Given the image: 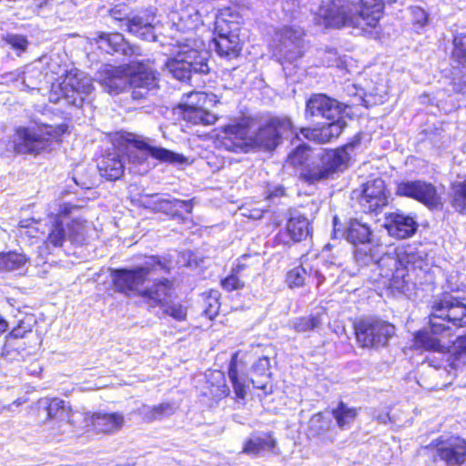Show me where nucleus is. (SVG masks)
<instances>
[{
    "label": "nucleus",
    "instance_id": "f257e3e1",
    "mask_svg": "<svg viewBox=\"0 0 466 466\" xmlns=\"http://www.w3.org/2000/svg\"><path fill=\"white\" fill-rule=\"evenodd\" d=\"M344 237L356 247L354 258L361 267L370 263L377 264L380 268L389 267L390 268L385 272L386 276L396 268L399 261L395 257L390 254L380 257V247L372 245V231L368 224L358 219H350L344 231Z\"/></svg>",
    "mask_w": 466,
    "mask_h": 466
},
{
    "label": "nucleus",
    "instance_id": "f03ea898",
    "mask_svg": "<svg viewBox=\"0 0 466 466\" xmlns=\"http://www.w3.org/2000/svg\"><path fill=\"white\" fill-rule=\"evenodd\" d=\"M58 206L59 209L48 228L47 243L54 247H61L66 240L76 244L82 243L86 233V220L70 219L67 217L77 207L70 203H62Z\"/></svg>",
    "mask_w": 466,
    "mask_h": 466
},
{
    "label": "nucleus",
    "instance_id": "7ed1b4c3",
    "mask_svg": "<svg viewBox=\"0 0 466 466\" xmlns=\"http://www.w3.org/2000/svg\"><path fill=\"white\" fill-rule=\"evenodd\" d=\"M432 329L451 335L466 327V305L449 293L437 297L431 305Z\"/></svg>",
    "mask_w": 466,
    "mask_h": 466
},
{
    "label": "nucleus",
    "instance_id": "20e7f679",
    "mask_svg": "<svg viewBox=\"0 0 466 466\" xmlns=\"http://www.w3.org/2000/svg\"><path fill=\"white\" fill-rule=\"evenodd\" d=\"M169 268L166 263L156 258L147 261L142 267L133 269H115L112 272V280L116 291L127 295H138L146 280L158 273H167Z\"/></svg>",
    "mask_w": 466,
    "mask_h": 466
},
{
    "label": "nucleus",
    "instance_id": "39448f33",
    "mask_svg": "<svg viewBox=\"0 0 466 466\" xmlns=\"http://www.w3.org/2000/svg\"><path fill=\"white\" fill-rule=\"evenodd\" d=\"M66 130V126H45L37 128L19 127L14 139V150L17 154H39Z\"/></svg>",
    "mask_w": 466,
    "mask_h": 466
},
{
    "label": "nucleus",
    "instance_id": "423d86ee",
    "mask_svg": "<svg viewBox=\"0 0 466 466\" xmlns=\"http://www.w3.org/2000/svg\"><path fill=\"white\" fill-rule=\"evenodd\" d=\"M356 13L358 6L349 0H330L321 4L315 15V22L326 28L350 26L360 30Z\"/></svg>",
    "mask_w": 466,
    "mask_h": 466
},
{
    "label": "nucleus",
    "instance_id": "0eeeda50",
    "mask_svg": "<svg viewBox=\"0 0 466 466\" xmlns=\"http://www.w3.org/2000/svg\"><path fill=\"white\" fill-rule=\"evenodd\" d=\"M356 340L362 348H380L388 344L395 334V326L389 321L365 318L354 323Z\"/></svg>",
    "mask_w": 466,
    "mask_h": 466
},
{
    "label": "nucleus",
    "instance_id": "6e6552de",
    "mask_svg": "<svg viewBox=\"0 0 466 466\" xmlns=\"http://www.w3.org/2000/svg\"><path fill=\"white\" fill-rule=\"evenodd\" d=\"M207 52L184 46L177 54L166 62L167 71L178 80L189 79L192 73L206 74L209 68Z\"/></svg>",
    "mask_w": 466,
    "mask_h": 466
},
{
    "label": "nucleus",
    "instance_id": "1a4fd4ad",
    "mask_svg": "<svg viewBox=\"0 0 466 466\" xmlns=\"http://www.w3.org/2000/svg\"><path fill=\"white\" fill-rule=\"evenodd\" d=\"M39 404L46 411V420L53 422L56 434L70 433L74 429H79L83 413L74 412L71 406L58 398H44Z\"/></svg>",
    "mask_w": 466,
    "mask_h": 466
},
{
    "label": "nucleus",
    "instance_id": "9d476101",
    "mask_svg": "<svg viewBox=\"0 0 466 466\" xmlns=\"http://www.w3.org/2000/svg\"><path fill=\"white\" fill-rule=\"evenodd\" d=\"M128 86L133 100L147 98L158 87L156 71L148 65L132 62L129 65Z\"/></svg>",
    "mask_w": 466,
    "mask_h": 466
},
{
    "label": "nucleus",
    "instance_id": "9b49d317",
    "mask_svg": "<svg viewBox=\"0 0 466 466\" xmlns=\"http://www.w3.org/2000/svg\"><path fill=\"white\" fill-rule=\"evenodd\" d=\"M304 30L300 26H284L276 34V56L281 63H293L301 57L304 48Z\"/></svg>",
    "mask_w": 466,
    "mask_h": 466
},
{
    "label": "nucleus",
    "instance_id": "f8f14e48",
    "mask_svg": "<svg viewBox=\"0 0 466 466\" xmlns=\"http://www.w3.org/2000/svg\"><path fill=\"white\" fill-rule=\"evenodd\" d=\"M63 98L70 105L81 106L85 97L94 89L91 78L78 69H71L59 84Z\"/></svg>",
    "mask_w": 466,
    "mask_h": 466
},
{
    "label": "nucleus",
    "instance_id": "ddd939ff",
    "mask_svg": "<svg viewBox=\"0 0 466 466\" xmlns=\"http://www.w3.org/2000/svg\"><path fill=\"white\" fill-rule=\"evenodd\" d=\"M293 133V125L289 117H274L258 130L252 137V146L272 150L283 137Z\"/></svg>",
    "mask_w": 466,
    "mask_h": 466
},
{
    "label": "nucleus",
    "instance_id": "4468645a",
    "mask_svg": "<svg viewBox=\"0 0 466 466\" xmlns=\"http://www.w3.org/2000/svg\"><path fill=\"white\" fill-rule=\"evenodd\" d=\"M218 147L230 152H247L252 147L246 121L228 125L218 137Z\"/></svg>",
    "mask_w": 466,
    "mask_h": 466
},
{
    "label": "nucleus",
    "instance_id": "2eb2a0df",
    "mask_svg": "<svg viewBox=\"0 0 466 466\" xmlns=\"http://www.w3.org/2000/svg\"><path fill=\"white\" fill-rule=\"evenodd\" d=\"M150 155L156 159L167 163H182L184 157L163 147L150 146L143 139H134L128 148L127 157L133 164H142Z\"/></svg>",
    "mask_w": 466,
    "mask_h": 466
},
{
    "label": "nucleus",
    "instance_id": "dca6fc26",
    "mask_svg": "<svg viewBox=\"0 0 466 466\" xmlns=\"http://www.w3.org/2000/svg\"><path fill=\"white\" fill-rule=\"evenodd\" d=\"M396 192L399 196L412 198L431 208H438L441 204L435 187L425 181L400 182L398 184Z\"/></svg>",
    "mask_w": 466,
    "mask_h": 466
},
{
    "label": "nucleus",
    "instance_id": "f3484780",
    "mask_svg": "<svg viewBox=\"0 0 466 466\" xmlns=\"http://www.w3.org/2000/svg\"><path fill=\"white\" fill-rule=\"evenodd\" d=\"M436 448V456L447 466H458L466 460V441L458 437L448 440H437L432 442Z\"/></svg>",
    "mask_w": 466,
    "mask_h": 466
},
{
    "label": "nucleus",
    "instance_id": "a211bd4d",
    "mask_svg": "<svg viewBox=\"0 0 466 466\" xmlns=\"http://www.w3.org/2000/svg\"><path fill=\"white\" fill-rule=\"evenodd\" d=\"M155 21V11L147 9L140 11L127 18V22L125 23V27L127 32L143 40L156 41Z\"/></svg>",
    "mask_w": 466,
    "mask_h": 466
},
{
    "label": "nucleus",
    "instance_id": "6ab92c4d",
    "mask_svg": "<svg viewBox=\"0 0 466 466\" xmlns=\"http://www.w3.org/2000/svg\"><path fill=\"white\" fill-rule=\"evenodd\" d=\"M396 0H360V6L356 13L360 31L369 32L375 28L381 18L386 4L394 3Z\"/></svg>",
    "mask_w": 466,
    "mask_h": 466
},
{
    "label": "nucleus",
    "instance_id": "aec40b11",
    "mask_svg": "<svg viewBox=\"0 0 466 466\" xmlns=\"http://www.w3.org/2000/svg\"><path fill=\"white\" fill-rule=\"evenodd\" d=\"M388 198L385 182L376 178L364 185L360 202L365 212H376L388 205Z\"/></svg>",
    "mask_w": 466,
    "mask_h": 466
},
{
    "label": "nucleus",
    "instance_id": "412c9836",
    "mask_svg": "<svg viewBox=\"0 0 466 466\" xmlns=\"http://www.w3.org/2000/svg\"><path fill=\"white\" fill-rule=\"evenodd\" d=\"M79 429L93 426L94 429L102 433H114L122 429L125 420L121 413H94L89 415L83 413Z\"/></svg>",
    "mask_w": 466,
    "mask_h": 466
},
{
    "label": "nucleus",
    "instance_id": "4be33fe9",
    "mask_svg": "<svg viewBox=\"0 0 466 466\" xmlns=\"http://www.w3.org/2000/svg\"><path fill=\"white\" fill-rule=\"evenodd\" d=\"M343 106L337 100L319 94L311 96L306 106V113L311 116H320L329 120L335 119L341 115Z\"/></svg>",
    "mask_w": 466,
    "mask_h": 466
},
{
    "label": "nucleus",
    "instance_id": "5701e85b",
    "mask_svg": "<svg viewBox=\"0 0 466 466\" xmlns=\"http://www.w3.org/2000/svg\"><path fill=\"white\" fill-rule=\"evenodd\" d=\"M385 227L390 236L404 239L414 235L418 224L411 216L392 212L387 215Z\"/></svg>",
    "mask_w": 466,
    "mask_h": 466
},
{
    "label": "nucleus",
    "instance_id": "b1692460",
    "mask_svg": "<svg viewBox=\"0 0 466 466\" xmlns=\"http://www.w3.org/2000/svg\"><path fill=\"white\" fill-rule=\"evenodd\" d=\"M97 36L94 40L99 45L100 48H105L106 52H122L125 56H140L139 46H130L124 36L119 33L106 34L96 33Z\"/></svg>",
    "mask_w": 466,
    "mask_h": 466
},
{
    "label": "nucleus",
    "instance_id": "393cba45",
    "mask_svg": "<svg viewBox=\"0 0 466 466\" xmlns=\"http://www.w3.org/2000/svg\"><path fill=\"white\" fill-rule=\"evenodd\" d=\"M173 282L167 279H162L155 282L151 287L145 288L140 291L143 298L151 307H164L171 297Z\"/></svg>",
    "mask_w": 466,
    "mask_h": 466
},
{
    "label": "nucleus",
    "instance_id": "a878e982",
    "mask_svg": "<svg viewBox=\"0 0 466 466\" xmlns=\"http://www.w3.org/2000/svg\"><path fill=\"white\" fill-rule=\"evenodd\" d=\"M358 144L359 141H356L335 150H327L320 156L321 162L331 175L337 171H342L348 167L350 158L348 150L353 149Z\"/></svg>",
    "mask_w": 466,
    "mask_h": 466
},
{
    "label": "nucleus",
    "instance_id": "bb28decb",
    "mask_svg": "<svg viewBox=\"0 0 466 466\" xmlns=\"http://www.w3.org/2000/svg\"><path fill=\"white\" fill-rule=\"evenodd\" d=\"M129 65L107 68L101 85L110 94L122 92L128 85Z\"/></svg>",
    "mask_w": 466,
    "mask_h": 466
},
{
    "label": "nucleus",
    "instance_id": "cd10ccee",
    "mask_svg": "<svg viewBox=\"0 0 466 466\" xmlns=\"http://www.w3.org/2000/svg\"><path fill=\"white\" fill-rule=\"evenodd\" d=\"M145 205L155 211L173 216L177 215L179 210H185L187 213H191L193 208L189 201L179 200L177 198H165L157 194L149 196V198L145 200Z\"/></svg>",
    "mask_w": 466,
    "mask_h": 466
},
{
    "label": "nucleus",
    "instance_id": "c85d7f7f",
    "mask_svg": "<svg viewBox=\"0 0 466 466\" xmlns=\"http://www.w3.org/2000/svg\"><path fill=\"white\" fill-rule=\"evenodd\" d=\"M344 266V261L340 257H336L332 260H327L321 266L310 267L309 277H313L319 286L325 281L336 283L339 274Z\"/></svg>",
    "mask_w": 466,
    "mask_h": 466
},
{
    "label": "nucleus",
    "instance_id": "c756f323",
    "mask_svg": "<svg viewBox=\"0 0 466 466\" xmlns=\"http://www.w3.org/2000/svg\"><path fill=\"white\" fill-rule=\"evenodd\" d=\"M429 319V327L415 335V343L427 350L441 351L444 349V346L441 345V339L451 336V334L448 332H435L432 329L431 314Z\"/></svg>",
    "mask_w": 466,
    "mask_h": 466
},
{
    "label": "nucleus",
    "instance_id": "7c9ffc66",
    "mask_svg": "<svg viewBox=\"0 0 466 466\" xmlns=\"http://www.w3.org/2000/svg\"><path fill=\"white\" fill-rule=\"evenodd\" d=\"M100 175L109 180H116L124 173V163L117 153H109L98 162Z\"/></svg>",
    "mask_w": 466,
    "mask_h": 466
},
{
    "label": "nucleus",
    "instance_id": "2f4dec72",
    "mask_svg": "<svg viewBox=\"0 0 466 466\" xmlns=\"http://www.w3.org/2000/svg\"><path fill=\"white\" fill-rule=\"evenodd\" d=\"M217 53L228 60L238 56L240 52L239 38L236 35H222L219 34L214 39Z\"/></svg>",
    "mask_w": 466,
    "mask_h": 466
},
{
    "label": "nucleus",
    "instance_id": "473e14b6",
    "mask_svg": "<svg viewBox=\"0 0 466 466\" xmlns=\"http://www.w3.org/2000/svg\"><path fill=\"white\" fill-rule=\"evenodd\" d=\"M287 230L295 242H299L310 234L309 219L300 214H293L287 223Z\"/></svg>",
    "mask_w": 466,
    "mask_h": 466
},
{
    "label": "nucleus",
    "instance_id": "72a5a7b5",
    "mask_svg": "<svg viewBox=\"0 0 466 466\" xmlns=\"http://www.w3.org/2000/svg\"><path fill=\"white\" fill-rule=\"evenodd\" d=\"M183 119L194 125L209 126L217 121L215 114L203 106L198 108H183Z\"/></svg>",
    "mask_w": 466,
    "mask_h": 466
},
{
    "label": "nucleus",
    "instance_id": "f704fd0d",
    "mask_svg": "<svg viewBox=\"0 0 466 466\" xmlns=\"http://www.w3.org/2000/svg\"><path fill=\"white\" fill-rule=\"evenodd\" d=\"M330 424V420L325 418L323 414H314L309 420V433L313 437L319 438L321 441L332 442L333 439L327 436Z\"/></svg>",
    "mask_w": 466,
    "mask_h": 466
},
{
    "label": "nucleus",
    "instance_id": "c9c22d12",
    "mask_svg": "<svg viewBox=\"0 0 466 466\" xmlns=\"http://www.w3.org/2000/svg\"><path fill=\"white\" fill-rule=\"evenodd\" d=\"M25 351L24 342L9 334L2 347L0 356L6 361L19 360L24 358Z\"/></svg>",
    "mask_w": 466,
    "mask_h": 466
},
{
    "label": "nucleus",
    "instance_id": "e433bc0d",
    "mask_svg": "<svg viewBox=\"0 0 466 466\" xmlns=\"http://www.w3.org/2000/svg\"><path fill=\"white\" fill-rule=\"evenodd\" d=\"M330 175L331 174L327 169L326 166L323 165L319 157V161L313 162L310 166L305 167L299 177L305 182L314 184L329 178Z\"/></svg>",
    "mask_w": 466,
    "mask_h": 466
},
{
    "label": "nucleus",
    "instance_id": "4c0bfd02",
    "mask_svg": "<svg viewBox=\"0 0 466 466\" xmlns=\"http://www.w3.org/2000/svg\"><path fill=\"white\" fill-rule=\"evenodd\" d=\"M331 414L340 430H345L356 419L358 410L349 407L346 403L340 401L338 406L331 410Z\"/></svg>",
    "mask_w": 466,
    "mask_h": 466
},
{
    "label": "nucleus",
    "instance_id": "58836bf2",
    "mask_svg": "<svg viewBox=\"0 0 466 466\" xmlns=\"http://www.w3.org/2000/svg\"><path fill=\"white\" fill-rule=\"evenodd\" d=\"M254 375L260 379L251 378V382L258 389H265L270 377V361L268 357L259 358L252 367Z\"/></svg>",
    "mask_w": 466,
    "mask_h": 466
},
{
    "label": "nucleus",
    "instance_id": "ea45409f",
    "mask_svg": "<svg viewBox=\"0 0 466 466\" xmlns=\"http://www.w3.org/2000/svg\"><path fill=\"white\" fill-rule=\"evenodd\" d=\"M275 444V440L271 436L254 437L246 442L243 452L256 456L262 451H272Z\"/></svg>",
    "mask_w": 466,
    "mask_h": 466
},
{
    "label": "nucleus",
    "instance_id": "a19ab883",
    "mask_svg": "<svg viewBox=\"0 0 466 466\" xmlns=\"http://www.w3.org/2000/svg\"><path fill=\"white\" fill-rule=\"evenodd\" d=\"M228 378L233 385L236 396L238 399H245L247 391L245 380L239 376L238 353L233 354L228 368Z\"/></svg>",
    "mask_w": 466,
    "mask_h": 466
},
{
    "label": "nucleus",
    "instance_id": "79ce46f5",
    "mask_svg": "<svg viewBox=\"0 0 466 466\" xmlns=\"http://www.w3.org/2000/svg\"><path fill=\"white\" fill-rule=\"evenodd\" d=\"M248 266L244 262L238 261L235 268H232L231 274L221 281V285L227 291L241 289L245 286L242 278V272Z\"/></svg>",
    "mask_w": 466,
    "mask_h": 466
},
{
    "label": "nucleus",
    "instance_id": "37998d69",
    "mask_svg": "<svg viewBox=\"0 0 466 466\" xmlns=\"http://www.w3.org/2000/svg\"><path fill=\"white\" fill-rule=\"evenodd\" d=\"M28 259L24 254L8 252L0 254V270L14 271L25 266Z\"/></svg>",
    "mask_w": 466,
    "mask_h": 466
},
{
    "label": "nucleus",
    "instance_id": "c03bdc74",
    "mask_svg": "<svg viewBox=\"0 0 466 466\" xmlns=\"http://www.w3.org/2000/svg\"><path fill=\"white\" fill-rule=\"evenodd\" d=\"M322 316L319 313L294 319L290 325L299 333L308 332L319 327Z\"/></svg>",
    "mask_w": 466,
    "mask_h": 466
},
{
    "label": "nucleus",
    "instance_id": "a18cd8bd",
    "mask_svg": "<svg viewBox=\"0 0 466 466\" xmlns=\"http://www.w3.org/2000/svg\"><path fill=\"white\" fill-rule=\"evenodd\" d=\"M202 24L199 13L193 7L187 6L179 16L178 26L183 30H193Z\"/></svg>",
    "mask_w": 466,
    "mask_h": 466
},
{
    "label": "nucleus",
    "instance_id": "49530a36",
    "mask_svg": "<svg viewBox=\"0 0 466 466\" xmlns=\"http://www.w3.org/2000/svg\"><path fill=\"white\" fill-rule=\"evenodd\" d=\"M175 410L171 403H161L151 408H144L143 414L147 420L152 421L173 414Z\"/></svg>",
    "mask_w": 466,
    "mask_h": 466
},
{
    "label": "nucleus",
    "instance_id": "de8ad7c7",
    "mask_svg": "<svg viewBox=\"0 0 466 466\" xmlns=\"http://www.w3.org/2000/svg\"><path fill=\"white\" fill-rule=\"evenodd\" d=\"M300 133L306 138L314 140L320 144L329 142L332 139L330 130L329 128L328 124L323 125L319 128H314V129L304 128V129H301Z\"/></svg>",
    "mask_w": 466,
    "mask_h": 466
},
{
    "label": "nucleus",
    "instance_id": "09e8293b",
    "mask_svg": "<svg viewBox=\"0 0 466 466\" xmlns=\"http://www.w3.org/2000/svg\"><path fill=\"white\" fill-rule=\"evenodd\" d=\"M453 46L451 58L464 66L466 64V34L456 35L453 38Z\"/></svg>",
    "mask_w": 466,
    "mask_h": 466
},
{
    "label": "nucleus",
    "instance_id": "8fccbe9b",
    "mask_svg": "<svg viewBox=\"0 0 466 466\" xmlns=\"http://www.w3.org/2000/svg\"><path fill=\"white\" fill-rule=\"evenodd\" d=\"M309 147L306 145L298 146L288 156L287 163L292 167L302 166L309 158Z\"/></svg>",
    "mask_w": 466,
    "mask_h": 466
},
{
    "label": "nucleus",
    "instance_id": "3c124183",
    "mask_svg": "<svg viewBox=\"0 0 466 466\" xmlns=\"http://www.w3.org/2000/svg\"><path fill=\"white\" fill-rule=\"evenodd\" d=\"M452 206L457 211L466 213V180L454 186Z\"/></svg>",
    "mask_w": 466,
    "mask_h": 466
},
{
    "label": "nucleus",
    "instance_id": "603ef678",
    "mask_svg": "<svg viewBox=\"0 0 466 466\" xmlns=\"http://www.w3.org/2000/svg\"><path fill=\"white\" fill-rule=\"evenodd\" d=\"M308 274L309 271L304 266H299L288 272L286 281L290 288L301 287Z\"/></svg>",
    "mask_w": 466,
    "mask_h": 466
},
{
    "label": "nucleus",
    "instance_id": "864d4df0",
    "mask_svg": "<svg viewBox=\"0 0 466 466\" xmlns=\"http://www.w3.org/2000/svg\"><path fill=\"white\" fill-rule=\"evenodd\" d=\"M35 323L34 316H25L19 319L17 325L12 329L10 335L17 339L23 338L27 332H30Z\"/></svg>",
    "mask_w": 466,
    "mask_h": 466
},
{
    "label": "nucleus",
    "instance_id": "5fc2aeb1",
    "mask_svg": "<svg viewBox=\"0 0 466 466\" xmlns=\"http://www.w3.org/2000/svg\"><path fill=\"white\" fill-rule=\"evenodd\" d=\"M208 100V96L204 92H191L187 95V100L184 103L183 108L205 107Z\"/></svg>",
    "mask_w": 466,
    "mask_h": 466
},
{
    "label": "nucleus",
    "instance_id": "6e6d98bb",
    "mask_svg": "<svg viewBox=\"0 0 466 466\" xmlns=\"http://www.w3.org/2000/svg\"><path fill=\"white\" fill-rule=\"evenodd\" d=\"M37 222L34 219H25L19 222V236L28 238H37Z\"/></svg>",
    "mask_w": 466,
    "mask_h": 466
},
{
    "label": "nucleus",
    "instance_id": "4d7b16f0",
    "mask_svg": "<svg viewBox=\"0 0 466 466\" xmlns=\"http://www.w3.org/2000/svg\"><path fill=\"white\" fill-rule=\"evenodd\" d=\"M164 312L177 321L185 320L187 318V309L179 303L165 304Z\"/></svg>",
    "mask_w": 466,
    "mask_h": 466
},
{
    "label": "nucleus",
    "instance_id": "13d9d810",
    "mask_svg": "<svg viewBox=\"0 0 466 466\" xmlns=\"http://www.w3.org/2000/svg\"><path fill=\"white\" fill-rule=\"evenodd\" d=\"M399 261L406 264L408 268L410 266L413 268H422L423 260L422 257L413 251H405L399 258Z\"/></svg>",
    "mask_w": 466,
    "mask_h": 466
},
{
    "label": "nucleus",
    "instance_id": "bf43d9fd",
    "mask_svg": "<svg viewBox=\"0 0 466 466\" xmlns=\"http://www.w3.org/2000/svg\"><path fill=\"white\" fill-rule=\"evenodd\" d=\"M5 41L12 48L18 51H25L28 45L26 38L18 35H8L5 37Z\"/></svg>",
    "mask_w": 466,
    "mask_h": 466
},
{
    "label": "nucleus",
    "instance_id": "052dcab7",
    "mask_svg": "<svg viewBox=\"0 0 466 466\" xmlns=\"http://www.w3.org/2000/svg\"><path fill=\"white\" fill-rule=\"evenodd\" d=\"M110 15L114 20L125 23L127 22V18L130 17L125 5H118L113 7L110 10Z\"/></svg>",
    "mask_w": 466,
    "mask_h": 466
},
{
    "label": "nucleus",
    "instance_id": "680f3d73",
    "mask_svg": "<svg viewBox=\"0 0 466 466\" xmlns=\"http://www.w3.org/2000/svg\"><path fill=\"white\" fill-rule=\"evenodd\" d=\"M332 120L333 121L329 123L328 126L330 130L331 137L335 138L341 134L344 127H346V122L341 118L340 115L339 116V117H336L335 119Z\"/></svg>",
    "mask_w": 466,
    "mask_h": 466
},
{
    "label": "nucleus",
    "instance_id": "e2e57ef3",
    "mask_svg": "<svg viewBox=\"0 0 466 466\" xmlns=\"http://www.w3.org/2000/svg\"><path fill=\"white\" fill-rule=\"evenodd\" d=\"M218 309H219L218 301L216 299H213L208 302V306L204 309L203 313L209 319H213L218 315Z\"/></svg>",
    "mask_w": 466,
    "mask_h": 466
},
{
    "label": "nucleus",
    "instance_id": "0e129e2a",
    "mask_svg": "<svg viewBox=\"0 0 466 466\" xmlns=\"http://www.w3.org/2000/svg\"><path fill=\"white\" fill-rule=\"evenodd\" d=\"M453 90L462 94L466 98V76L462 80L459 79L453 83Z\"/></svg>",
    "mask_w": 466,
    "mask_h": 466
},
{
    "label": "nucleus",
    "instance_id": "69168bd1",
    "mask_svg": "<svg viewBox=\"0 0 466 466\" xmlns=\"http://www.w3.org/2000/svg\"><path fill=\"white\" fill-rule=\"evenodd\" d=\"M8 328L6 320L0 315V334L4 333Z\"/></svg>",
    "mask_w": 466,
    "mask_h": 466
},
{
    "label": "nucleus",
    "instance_id": "338daca9",
    "mask_svg": "<svg viewBox=\"0 0 466 466\" xmlns=\"http://www.w3.org/2000/svg\"><path fill=\"white\" fill-rule=\"evenodd\" d=\"M248 217L252 218H261V211H256V214H250Z\"/></svg>",
    "mask_w": 466,
    "mask_h": 466
},
{
    "label": "nucleus",
    "instance_id": "774afa93",
    "mask_svg": "<svg viewBox=\"0 0 466 466\" xmlns=\"http://www.w3.org/2000/svg\"><path fill=\"white\" fill-rule=\"evenodd\" d=\"M327 54L330 56H332L333 58H336V53L332 52V51H329L327 52Z\"/></svg>",
    "mask_w": 466,
    "mask_h": 466
}]
</instances>
